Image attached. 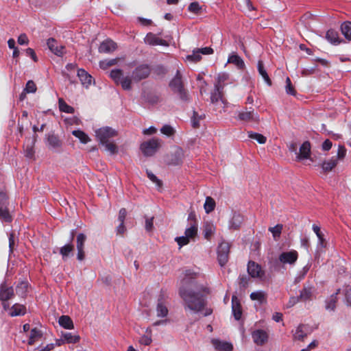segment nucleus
I'll list each match as a JSON object with an SVG mask.
<instances>
[{
  "label": "nucleus",
  "instance_id": "obj_1",
  "mask_svg": "<svg viewBox=\"0 0 351 351\" xmlns=\"http://www.w3.org/2000/svg\"><path fill=\"white\" fill-rule=\"evenodd\" d=\"M195 275L189 270L186 271L185 278L182 280V285L180 288L179 293L185 303V308H189L195 313L201 311L206 306V302L203 295L192 290L187 289L185 285L191 284V281Z\"/></svg>",
  "mask_w": 351,
  "mask_h": 351
},
{
  "label": "nucleus",
  "instance_id": "obj_2",
  "mask_svg": "<svg viewBox=\"0 0 351 351\" xmlns=\"http://www.w3.org/2000/svg\"><path fill=\"white\" fill-rule=\"evenodd\" d=\"M110 77L117 84H120L123 90H130L132 88V76H124L121 69H113L110 73Z\"/></svg>",
  "mask_w": 351,
  "mask_h": 351
},
{
  "label": "nucleus",
  "instance_id": "obj_3",
  "mask_svg": "<svg viewBox=\"0 0 351 351\" xmlns=\"http://www.w3.org/2000/svg\"><path fill=\"white\" fill-rule=\"evenodd\" d=\"M169 86L174 93L178 94L182 100L186 101L188 99L187 93L183 87L182 77L179 71H177L175 77L170 82Z\"/></svg>",
  "mask_w": 351,
  "mask_h": 351
},
{
  "label": "nucleus",
  "instance_id": "obj_4",
  "mask_svg": "<svg viewBox=\"0 0 351 351\" xmlns=\"http://www.w3.org/2000/svg\"><path fill=\"white\" fill-rule=\"evenodd\" d=\"M161 141L159 138H152L149 141L143 142L141 145V149L146 156L154 155L160 147Z\"/></svg>",
  "mask_w": 351,
  "mask_h": 351
},
{
  "label": "nucleus",
  "instance_id": "obj_5",
  "mask_svg": "<svg viewBox=\"0 0 351 351\" xmlns=\"http://www.w3.org/2000/svg\"><path fill=\"white\" fill-rule=\"evenodd\" d=\"M230 252V244L228 242L222 241L217 247V260L219 265L224 266L228 261Z\"/></svg>",
  "mask_w": 351,
  "mask_h": 351
},
{
  "label": "nucleus",
  "instance_id": "obj_6",
  "mask_svg": "<svg viewBox=\"0 0 351 351\" xmlns=\"http://www.w3.org/2000/svg\"><path fill=\"white\" fill-rule=\"evenodd\" d=\"M95 133L96 136L101 144L106 143V141H109L111 138L116 136L117 134L116 130L110 127L99 128L96 130Z\"/></svg>",
  "mask_w": 351,
  "mask_h": 351
},
{
  "label": "nucleus",
  "instance_id": "obj_7",
  "mask_svg": "<svg viewBox=\"0 0 351 351\" xmlns=\"http://www.w3.org/2000/svg\"><path fill=\"white\" fill-rule=\"evenodd\" d=\"M7 195L3 192H0V219L5 222H10L12 217L7 208Z\"/></svg>",
  "mask_w": 351,
  "mask_h": 351
},
{
  "label": "nucleus",
  "instance_id": "obj_8",
  "mask_svg": "<svg viewBox=\"0 0 351 351\" xmlns=\"http://www.w3.org/2000/svg\"><path fill=\"white\" fill-rule=\"evenodd\" d=\"M14 295V289L12 287H8L5 285H1L0 287V300L3 302V306L5 310L9 308V304L5 302Z\"/></svg>",
  "mask_w": 351,
  "mask_h": 351
},
{
  "label": "nucleus",
  "instance_id": "obj_9",
  "mask_svg": "<svg viewBox=\"0 0 351 351\" xmlns=\"http://www.w3.org/2000/svg\"><path fill=\"white\" fill-rule=\"evenodd\" d=\"M151 69L147 64L138 66L132 72V78L134 81L138 82L147 78L150 74Z\"/></svg>",
  "mask_w": 351,
  "mask_h": 351
},
{
  "label": "nucleus",
  "instance_id": "obj_10",
  "mask_svg": "<svg viewBox=\"0 0 351 351\" xmlns=\"http://www.w3.org/2000/svg\"><path fill=\"white\" fill-rule=\"evenodd\" d=\"M252 338L257 346H263L269 339V335L267 331L262 329H257L252 332Z\"/></svg>",
  "mask_w": 351,
  "mask_h": 351
},
{
  "label": "nucleus",
  "instance_id": "obj_11",
  "mask_svg": "<svg viewBox=\"0 0 351 351\" xmlns=\"http://www.w3.org/2000/svg\"><path fill=\"white\" fill-rule=\"evenodd\" d=\"M86 241V236L84 233H80L76 237V247L77 250V258L78 261H83L85 258L84 245Z\"/></svg>",
  "mask_w": 351,
  "mask_h": 351
},
{
  "label": "nucleus",
  "instance_id": "obj_12",
  "mask_svg": "<svg viewBox=\"0 0 351 351\" xmlns=\"http://www.w3.org/2000/svg\"><path fill=\"white\" fill-rule=\"evenodd\" d=\"M298 258V254L295 250L285 252L280 254L279 261L282 264H294Z\"/></svg>",
  "mask_w": 351,
  "mask_h": 351
},
{
  "label": "nucleus",
  "instance_id": "obj_13",
  "mask_svg": "<svg viewBox=\"0 0 351 351\" xmlns=\"http://www.w3.org/2000/svg\"><path fill=\"white\" fill-rule=\"evenodd\" d=\"M144 42L145 44L156 46V45H162V46H168V43L158 37L156 34L149 32L147 34L146 36L144 38Z\"/></svg>",
  "mask_w": 351,
  "mask_h": 351
},
{
  "label": "nucleus",
  "instance_id": "obj_14",
  "mask_svg": "<svg viewBox=\"0 0 351 351\" xmlns=\"http://www.w3.org/2000/svg\"><path fill=\"white\" fill-rule=\"evenodd\" d=\"M47 44L49 50L58 56H62L66 52L64 47L58 45L57 41L52 38L47 40Z\"/></svg>",
  "mask_w": 351,
  "mask_h": 351
},
{
  "label": "nucleus",
  "instance_id": "obj_15",
  "mask_svg": "<svg viewBox=\"0 0 351 351\" xmlns=\"http://www.w3.org/2000/svg\"><path fill=\"white\" fill-rule=\"evenodd\" d=\"M247 272L252 278H262L264 276L261 267L254 261H249Z\"/></svg>",
  "mask_w": 351,
  "mask_h": 351
},
{
  "label": "nucleus",
  "instance_id": "obj_16",
  "mask_svg": "<svg viewBox=\"0 0 351 351\" xmlns=\"http://www.w3.org/2000/svg\"><path fill=\"white\" fill-rule=\"evenodd\" d=\"M184 158V151L180 147H176L175 151L171 154L168 159V162L170 165H178L182 162Z\"/></svg>",
  "mask_w": 351,
  "mask_h": 351
},
{
  "label": "nucleus",
  "instance_id": "obj_17",
  "mask_svg": "<svg viewBox=\"0 0 351 351\" xmlns=\"http://www.w3.org/2000/svg\"><path fill=\"white\" fill-rule=\"evenodd\" d=\"M211 343L217 351H232L233 346L231 343L221 341L218 339H213Z\"/></svg>",
  "mask_w": 351,
  "mask_h": 351
},
{
  "label": "nucleus",
  "instance_id": "obj_18",
  "mask_svg": "<svg viewBox=\"0 0 351 351\" xmlns=\"http://www.w3.org/2000/svg\"><path fill=\"white\" fill-rule=\"evenodd\" d=\"M311 154V144L308 141L304 142L300 147L299 152L297 153V158L299 160L307 159Z\"/></svg>",
  "mask_w": 351,
  "mask_h": 351
},
{
  "label": "nucleus",
  "instance_id": "obj_19",
  "mask_svg": "<svg viewBox=\"0 0 351 351\" xmlns=\"http://www.w3.org/2000/svg\"><path fill=\"white\" fill-rule=\"evenodd\" d=\"M232 311L233 315L237 320H239L242 315V309L239 300L237 296L233 295L232 298Z\"/></svg>",
  "mask_w": 351,
  "mask_h": 351
},
{
  "label": "nucleus",
  "instance_id": "obj_20",
  "mask_svg": "<svg viewBox=\"0 0 351 351\" xmlns=\"http://www.w3.org/2000/svg\"><path fill=\"white\" fill-rule=\"evenodd\" d=\"M117 48V45L112 40H106L103 41L99 47V51L100 53H111L114 51Z\"/></svg>",
  "mask_w": 351,
  "mask_h": 351
},
{
  "label": "nucleus",
  "instance_id": "obj_21",
  "mask_svg": "<svg viewBox=\"0 0 351 351\" xmlns=\"http://www.w3.org/2000/svg\"><path fill=\"white\" fill-rule=\"evenodd\" d=\"M238 119L243 121H257L258 117L256 114L254 113V110H244L239 112Z\"/></svg>",
  "mask_w": 351,
  "mask_h": 351
},
{
  "label": "nucleus",
  "instance_id": "obj_22",
  "mask_svg": "<svg viewBox=\"0 0 351 351\" xmlns=\"http://www.w3.org/2000/svg\"><path fill=\"white\" fill-rule=\"evenodd\" d=\"M77 76L80 78L81 83L86 88H88L91 84L93 77L84 69H78Z\"/></svg>",
  "mask_w": 351,
  "mask_h": 351
},
{
  "label": "nucleus",
  "instance_id": "obj_23",
  "mask_svg": "<svg viewBox=\"0 0 351 351\" xmlns=\"http://www.w3.org/2000/svg\"><path fill=\"white\" fill-rule=\"evenodd\" d=\"M228 74L225 73H219L215 84V89L221 90V91H223L225 86L228 84Z\"/></svg>",
  "mask_w": 351,
  "mask_h": 351
},
{
  "label": "nucleus",
  "instance_id": "obj_24",
  "mask_svg": "<svg viewBox=\"0 0 351 351\" xmlns=\"http://www.w3.org/2000/svg\"><path fill=\"white\" fill-rule=\"evenodd\" d=\"M308 335L307 327L304 325H300L293 333L294 340L303 341Z\"/></svg>",
  "mask_w": 351,
  "mask_h": 351
},
{
  "label": "nucleus",
  "instance_id": "obj_25",
  "mask_svg": "<svg viewBox=\"0 0 351 351\" xmlns=\"http://www.w3.org/2000/svg\"><path fill=\"white\" fill-rule=\"evenodd\" d=\"M47 145L50 149L56 150L61 147L62 141L57 136L54 134H50L47 137Z\"/></svg>",
  "mask_w": 351,
  "mask_h": 351
},
{
  "label": "nucleus",
  "instance_id": "obj_26",
  "mask_svg": "<svg viewBox=\"0 0 351 351\" xmlns=\"http://www.w3.org/2000/svg\"><path fill=\"white\" fill-rule=\"evenodd\" d=\"M58 323L62 328L71 330L74 328L73 320L68 315H62L59 317Z\"/></svg>",
  "mask_w": 351,
  "mask_h": 351
},
{
  "label": "nucleus",
  "instance_id": "obj_27",
  "mask_svg": "<svg viewBox=\"0 0 351 351\" xmlns=\"http://www.w3.org/2000/svg\"><path fill=\"white\" fill-rule=\"evenodd\" d=\"M337 163L336 157H332L329 160L324 161L321 165L323 172L326 173L332 171Z\"/></svg>",
  "mask_w": 351,
  "mask_h": 351
},
{
  "label": "nucleus",
  "instance_id": "obj_28",
  "mask_svg": "<svg viewBox=\"0 0 351 351\" xmlns=\"http://www.w3.org/2000/svg\"><path fill=\"white\" fill-rule=\"evenodd\" d=\"M243 223V217L240 214L234 213L229 221V228L237 230Z\"/></svg>",
  "mask_w": 351,
  "mask_h": 351
},
{
  "label": "nucleus",
  "instance_id": "obj_29",
  "mask_svg": "<svg viewBox=\"0 0 351 351\" xmlns=\"http://www.w3.org/2000/svg\"><path fill=\"white\" fill-rule=\"evenodd\" d=\"M219 100L221 101L224 106L226 104V101L223 98V91H221V90H217L215 88L213 93H211L210 96L211 103L215 104Z\"/></svg>",
  "mask_w": 351,
  "mask_h": 351
},
{
  "label": "nucleus",
  "instance_id": "obj_30",
  "mask_svg": "<svg viewBox=\"0 0 351 351\" xmlns=\"http://www.w3.org/2000/svg\"><path fill=\"white\" fill-rule=\"evenodd\" d=\"M313 288L311 287H304L300 291L299 298L302 301L310 300L313 298Z\"/></svg>",
  "mask_w": 351,
  "mask_h": 351
},
{
  "label": "nucleus",
  "instance_id": "obj_31",
  "mask_svg": "<svg viewBox=\"0 0 351 351\" xmlns=\"http://www.w3.org/2000/svg\"><path fill=\"white\" fill-rule=\"evenodd\" d=\"M216 230L215 226L211 222H206L203 227L204 237L209 240L213 235Z\"/></svg>",
  "mask_w": 351,
  "mask_h": 351
},
{
  "label": "nucleus",
  "instance_id": "obj_32",
  "mask_svg": "<svg viewBox=\"0 0 351 351\" xmlns=\"http://www.w3.org/2000/svg\"><path fill=\"white\" fill-rule=\"evenodd\" d=\"M228 63L234 64L238 69H243L245 67V63L243 59L237 54H232L228 60Z\"/></svg>",
  "mask_w": 351,
  "mask_h": 351
},
{
  "label": "nucleus",
  "instance_id": "obj_33",
  "mask_svg": "<svg viewBox=\"0 0 351 351\" xmlns=\"http://www.w3.org/2000/svg\"><path fill=\"white\" fill-rule=\"evenodd\" d=\"M156 311L158 317H165L168 315V308L162 300H158Z\"/></svg>",
  "mask_w": 351,
  "mask_h": 351
},
{
  "label": "nucleus",
  "instance_id": "obj_34",
  "mask_svg": "<svg viewBox=\"0 0 351 351\" xmlns=\"http://www.w3.org/2000/svg\"><path fill=\"white\" fill-rule=\"evenodd\" d=\"M257 67H258V71L259 74L262 76V77L263 78V80H265L266 84L268 86H271V80H270V78H269V77L266 70L264 68V65H263V61L259 60L258 62Z\"/></svg>",
  "mask_w": 351,
  "mask_h": 351
},
{
  "label": "nucleus",
  "instance_id": "obj_35",
  "mask_svg": "<svg viewBox=\"0 0 351 351\" xmlns=\"http://www.w3.org/2000/svg\"><path fill=\"white\" fill-rule=\"evenodd\" d=\"M43 336V332L40 330L34 328L30 331L29 338L28 340L29 345H33L34 343Z\"/></svg>",
  "mask_w": 351,
  "mask_h": 351
},
{
  "label": "nucleus",
  "instance_id": "obj_36",
  "mask_svg": "<svg viewBox=\"0 0 351 351\" xmlns=\"http://www.w3.org/2000/svg\"><path fill=\"white\" fill-rule=\"evenodd\" d=\"M25 313V307L23 305L15 304L10 308V311L9 313L10 315L12 317L23 315Z\"/></svg>",
  "mask_w": 351,
  "mask_h": 351
},
{
  "label": "nucleus",
  "instance_id": "obj_37",
  "mask_svg": "<svg viewBox=\"0 0 351 351\" xmlns=\"http://www.w3.org/2000/svg\"><path fill=\"white\" fill-rule=\"evenodd\" d=\"M62 337L64 339V341L67 343H75L80 339L78 335H73L71 332H62Z\"/></svg>",
  "mask_w": 351,
  "mask_h": 351
},
{
  "label": "nucleus",
  "instance_id": "obj_38",
  "mask_svg": "<svg viewBox=\"0 0 351 351\" xmlns=\"http://www.w3.org/2000/svg\"><path fill=\"white\" fill-rule=\"evenodd\" d=\"M326 38L332 44L336 45L340 43L338 32L334 29H329L327 31Z\"/></svg>",
  "mask_w": 351,
  "mask_h": 351
},
{
  "label": "nucleus",
  "instance_id": "obj_39",
  "mask_svg": "<svg viewBox=\"0 0 351 351\" xmlns=\"http://www.w3.org/2000/svg\"><path fill=\"white\" fill-rule=\"evenodd\" d=\"M74 250V246L71 243H67L60 249V254L62 256V259L66 258Z\"/></svg>",
  "mask_w": 351,
  "mask_h": 351
},
{
  "label": "nucleus",
  "instance_id": "obj_40",
  "mask_svg": "<svg viewBox=\"0 0 351 351\" xmlns=\"http://www.w3.org/2000/svg\"><path fill=\"white\" fill-rule=\"evenodd\" d=\"M72 134L75 136L76 138H79L80 142L82 143L86 144L90 141L88 135L80 130L72 131Z\"/></svg>",
  "mask_w": 351,
  "mask_h": 351
},
{
  "label": "nucleus",
  "instance_id": "obj_41",
  "mask_svg": "<svg viewBox=\"0 0 351 351\" xmlns=\"http://www.w3.org/2000/svg\"><path fill=\"white\" fill-rule=\"evenodd\" d=\"M197 234V224L195 221L189 228H187L185 230L184 234L189 239H193Z\"/></svg>",
  "mask_w": 351,
  "mask_h": 351
},
{
  "label": "nucleus",
  "instance_id": "obj_42",
  "mask_svg": "<svg viewBox=\"0 0 351 351\" xmlns=\"http://www.w3.org/2000/svg\"><path fill=\"white\" fill-rule=\"evenodd\" d=\"M341 29L346 38L351 40V22L347 21L342 23Z\"/></svg>",
  "mask_w": 351,
  "mask_h": 351
},
{
  "label": "nucleus",
  "instance_id": "obj_43",
  "mask_svg": "<svg viewBox=\"0 0 351 351\" xmlns=\"http://www.w3.org/2000/svg\"><path fill=\"white\" fill-rule=\"evenodd\" d=\"M283 226L282 224H277L274 227L269 228L268 230L272 234L274 240H277L280 238Z\"/></svg>",
  "mask_w": 351,
  "mask_h": 351
},
{
  "label": "nucleus",
  "instance_id": "obj_44",
  "mask_svg": "<svg viewBox=\"0 0 351 351\" xmlns=\"http://www.w3.org/2000/svg\"><path fill=\"white\" fill-rule=\"evenodd\" d=\"M60 110L66 113H74V108L69 106L62 99L58 100Z\"/></svg>",
  "mask_w": 351,
  "mask_h": 351
},
{
  "label": "nucleus",
  "instance_id": "obj_45",
  "mask_svg": "<svg viewBox=\"0 0 351 351\" xmlns=\"http://www.w3.org/2000/svg\"><path fill=\"white\" fill-rule=\"evenodd\" d=\"M339 289L337 290V292L335 294H332L328 300L326 301V308L327 310L333 311L335 308V304L337 302V295Z\"/></svg>",
  "mask_w": 351,
  "mask_h": 351
},
{
  "label": "nucleus",
  "instance_id": "obj_46",
  "mask_svg": "<svg viewBox=\"0 0 351 351\" xmlns=\"http://www.w3.org/2000/svg\"><path fill=\"white\" fill-rule=\"evenodd\" d=\"M204 207L206 213L212 212L215 207V200L210 197H207Z\"/></svg>",
  "mask_w": 351,
  "mask_h": 351
},
{
  "label": "nucleus",
  "instance_id": "obj_47",
  "mask_svg": "<svg viewBox=\"0 0 351 351\" xmlns=\"http://www.w3.org/2000/svg\"><path fill=\"white\" fill-rule=\"evenodd\" d=\"M250 298L252 300H258L261 303H263L265 300L266 294L264 291H262L252 292L250 294Z\"/></svg>",
  "mask_w": 351,
  "mask_h": 351
},
{
  "label": "nucleus",
  "instance_id": "obj_48",
  "mask_svg": "<svg viewBox=\"0 0 351 351\" xmlns=\"http://www.w3.org/2000/svg\"><path fill=\"white\" fill-rule=\"evenodd\" d=\"M101 145L105 147V149L110 152V154H117L118 152L117 146L110 141L103 143Z\"/></svg>",
  "mask_w": 351,
  "mask_h": 351
},
{
  "label": "nucleus",
  "instance_id": "obj_49",
  "mask_svg": "<svg viewBox=\"0 0 351 351\" xmlns=\"http://www.w3.org/2000/svg\"><path fill=\"white\" fill-rule=\"evenodd\" d=\"M248 136L256 140L260 144H264L266 142V137L258 133L250 132H248Z\"/></svg>",
  "mask_w": 351,
  "mask_h": 351
},
{
  "label": "nucleus",
  "instance_id": "obj_50",
  "mask_svg": "<svg viewBox=\"0 0 351 351\" xmlns=\"http://www.w3.org/2000/svg\"><path fill=\"white\" fill-rule=\"evenodd\" d=\"M160 132L162 134H163L167 136H171L174 135L176 130L171 125H165L160 129Z\"/></svg>",
  "mask_w": 351,
  "mask_h": 351
},
{
  "label": "nucleus",
  "instance_id": "obj_51",
  "mask_svg": "<svg viewBox=\"0 0 351 351\" xmlns=\"http://www.w3.org/2000/svg\"><path fill=\"white\" fill-rule=\"evenodd\" d=\"M117 63V59L105 60L99 62V66L102 69H106L109 66Z\"/></svg>",
  "mask_w": 351,
  "mask_h": 351
},
{
  "label": "nucleus",
  "instance_id": "obj_52",
  "mask_svg": "<svg viewBox=\"0 0 351 351\" xmlns=\"http://www.w3.org/2000/svg\"><path fill=\"white\" fill-rule=\"evenodd\" d=\"M204 117V115H198L197 112H193V116L191 119L192 126L197 128L199 126V121Z\"/></svg>",
  "mask_w": 351,
  "mask_h": 351
},
{
  "label": "nucleus",
  "instance_id": "obj_53",
  "mask_svg": "<svg viewBox=\"0 0 351 351\" xmlns=\"http://www.w3.org/2000/svg\"><path fill=\"white\" fill-rule=\"evenodd\" d=\"M36 86L32 80H29L25 86V92L27 93H34L36 91Z\"/></svg>",
  "mask_w": 351,
  "mask_h": 351
},
{
  "label": "nucleus",
  "instance_id": "obj_54",
  "mask_svg": "<svg viewBox=\"0 0 351 351\" xmlns=\"http://www.w3.org/2000/svg\"><path fill=\"white\" fill-rule=\"evenodd\" d=\"M285 90H286V93L289 95H295V90L291 84V80L289 77H287V79H286Z\"/></svg>",
  "mask_w": 351,
  "mask_h": 351
},
{
  "label": "nucleus",
  "instance_id": "obj_55",
  "mask_svg": "<svg viewBox=\"0 0 351 351\" xmlns=\"http://www.w3.org/2000/svg\"><path fill=\"white\" fill-rule=\"evenodd\" d=\"M147 175L149 180L155 183L158 186H160L162 185L161 181L151 171L147 170Z\"/></svg>",
  "mask_w": 351,
  "mask_h": 351
},
{
  "label": "nucleus",
  "instance_id": "obj_56",
  "mask_svg": "<svg viewBox=\"0 0 351 351\" xmlns=\"http://www.w3.org/2000/svg\"><path fill=\"white\" fill-rule=\"evenodd\" d=\"M175 240L180 247L188 244L190 241L186 235L176 237Z\"/></svg>",
  "mask_w": 351,
  "mask_h": 351
},
{
  "label": "nucleus",
  "instance_id": "obj_57",
  "mask_svg": "<svg viewBox=\"0 0 351 351\" xmlns=\"http://www.w3.org/2000/svg\"><path fill=\"white\" fill-rule=\"evenodd\" d=\"M201 53L198 50L196 51H193V54L189 55L187 56V59L193 62H198L201 60Z\"/></svg>",
  "mask_w": 351,
  "mask_h": 351
},
{
  "label": "nucleus",
  "instance_id": "obj_58",
  "mask_svg": "<svg viewBox=\"0 0 351 351\" xmlns=\"http://www.w3.org/2000/svg\"><path fill=\"white\" fill-rule=\"evenodd\" d=\"M189 10L193 13H198L201 10V7L197 2H193L189 5Z\"/></svg>",
  "mask_w": 351,
  "mask_h": 351
},
{
  "label": "nucleus",
  "instance_id": "obj_59",
  "mask_svg": "<svg viewBox=\"0 0 351 351\" xmlns=\"http://www.w3.org/2000/svg\"><path fill=\"white\" fill-rule=\"evenodd\" d=\"M346 150L343 146H339L338 152L336 157L337 161L340 159H343L346 156Z\"/></svg>",
  "mask_w": 351,
  "mask_h": 351
},
{
  "label": "nucleus",
  "instance_id": "obj_60",
  "mask_svg": "<svg viewBox=\"0 0 351 351\" xmlns=\"http://www.w3.org/2000/svg\"><path fill=\"white\" fill-rule=\"evenodd\" d=\"M25 156L29 158H32L34 154L33 145H27L25 149Z\"/></svg>",
  "mask_w": 351,
  "mask_h": 351
},
{
  "label": "nucleus",
  "instance_id": "obj_61",
  "mask_svg": "<svg viewBox=\"0 0 351 351\" xmlns=\"http://www.w3.org/2000/svg\"><path fill=\"white\" fill-rule=\"evenodd\" d=\"M345 296L348 304L351 306V286L346 287L345 289Z\"/></svg>",
  "mask_w": 351,
  "mask_h": 351
},
{
  "label": "nucleus",
  "instance_id": "obj_62",
  "mask_svg": "<svg viewBox=\"0 0 351 351\" xmlns=\"http://www.w3.org/2000/svg\"><path fill=\"white\" fill-rule=\"evenodd\" d=\"M18 43L19 45H27L29 39L25 34H21L18 38Z\"/></svg>",
  "mask_w": 351,
  "mask_h": 351
},
{
  "label": "nucleus",
  "instance_id": "obj_63",
  "mask_svg": "<svg viewBox=\"0 0 351 351\" xmlns=\"http://www.w3.org/2000/svg\"><path fill=\"white\" fill-rule=\"evenodd\" d=\"M127 215V211L125 208H121L119 213L118 220L119 222H124Z\"/></svg>",
  "mask_w": 351,
  "mask_h": 351
},
{
  "label": "nucleus",
  "instance_id": "obj_64",
  "mask_svg": "<svg viewBox=\"0 0 351 351\" xmlns=\"http://www.w3.org/2000/svg\"><path fill=\"white\" fill-rule=\"evenodd\" d=\"M154 217L147 218L145 220V229L147 231H151L153 228Z\"/></svg>",
  "mask_w": 351,
  "mask_h": 351
}]
</instances>
